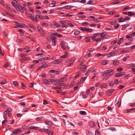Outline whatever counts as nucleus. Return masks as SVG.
<instances>
[{"label":"nucleus","mask_w":135,"mask_h":135,"mask_svg":"<svg viewBox=\"0 0 135 135\" xmlns=\"http://www.w3.org/2000/svg\"><path fill=\"white\" fill-rule=\"evenodd\" d=\"M27 56V55L25 54H21L20 55V57H21L23 58L25 57L26 56Z\"/></svg>","instance_id":"41"},{"label":"nucleus","mask_w":135,"mask_h":135,"mask_svg":"<svg viewBox=\"0 0 135 135\" xmlns=\"http://www.w3.org/2000/svg\"><path fill=\"white\" fill-rule=\"evenodd\" d=\"M23 112H28V108H25L23 109Z\"/></svg>","instance_id":"38"},{"label":"nucleus","mask_w":135,"mask_h":135,"mask_svg":"<svg viewBox=\"0 0 135 135\" xmlns=\"http://www.w3.org/2000/svg\"><path fill=\"white\" fill-rule=\"evenodd\" d=\"M59 22L61 23L64 25L66 23V22L63 21H59Z\"/></svg>","instance_id":"57"},{"label":"nucleus","mask_w":135,"mask_h":135,"mask_svg":"<svg viewBox=\"0 0 135 135\" xmlns=\"http://www.w3.org/2000/svg\"><path fill=\"white\" fill-rule=\"evenodd\" d=\"M135 110V108H132L130 109H128V110H126V112L127 113H128V112H130L131 111H132L133 110Z\"/></svg>","instance_id":"35"},{"label":"nucleus","mask_w":135,"mask_h":135,"mask_svg":"<svg viewBox=\"0 0 135 135\" xmlns=\"http://www.w3.org/2000/svg\"><path fill=\"white\" fill-rule=\"evenodd\" d=\"M114 74V73L113 70H108L104 71L102 74V76H104V75L105 76H111L113 75Z\"/></svg>","instance_id":"1"},{"label":"nucleus","mask_w":135,"mask_h":135,"mask_svg":"<svg viewBox=\"0 0 135 135\" xmlns=\"http://www.w3.org/2000/svg\"><path fill=\"white\" fill-rule=\"evenodd\" d=\"M109 85L110 86H113L114 85V83H113V82L112 81H111L109 84Z\"/></svg>","instance_id":"64"},{"label":"nucleus","mask_w":135,"mask_h":135,"mask_svg":"<svg viewBox=\"0 0 135 135\" xmlns=\"http://www.w3.org/2000/svg\"><path fill=\"white\" fill-rule=\"evenodd\" d=\"M86 79V78H85V77H83L82 78L80 81V83H83Z\"/></svg>","instance_id":"24"},{"label":"nucleus","mask_w":135,"mask_h":135,"mask_svg":"<svg viewBox=\"0 0 135 135\" xmlns=\"http://www.w3.org/2000/svg\"><path fill=\"white\" fill-rule=\"evenodd\" d=\"M13 84L15 86H16L18 85V82L16 81H13Z\"/></svg>","instance_id":"40"},{"label":"nucleus","mask_w":135,"mask_h":135,"mask_svg":"<svg viewBox=\"0 0 135 135\" xmlns=\"http://www.w3.org/2000/svg\"><path fill=\"white\" fill-rule=\"evenodd\" d=\"M45 123L46 125L51 126L52 124V122L51 120H45Z\"/></svg>","instance_id":"7"},{"label":"nucleus","mask_w":135,"mask_h":135,"mask_svg":"<svg viewBox=\"0 0 135 135\" xmlns=\"http://www.w3.org/2000/svg\"><path fill=\"white\" fill-rule=\"evenodd\" d=\"M124 21H125V20H124V18H121L120 19L119 21V22H123Z\"/></svg>","instance_id":"52"},{"label":"nucleus","mask_w":135,"mask_h":135,"mask_svg":"<svg viewBox=\"0 0 135 135\" xmlns=\"http://www.w3.org/2000/svg\"><path fill=\"white\" fill-rule=\"evenodd\" d=\"M11 4L15 8V6H16L17 5V4H16L14 2H12L11 3Z\"/></svg>","instance_id":"48"},{"label":"nucleus","mask_w":135,"mask_h":135,"mask_svg":"<svg viewBox=\"0 0 135 135\" xmlns=\"http://www.w3.org/2000/svg\"><path fill=\"white\" fill-rule=\"evenodd\" d=\"M79 113L81 115H85L86 114V112L83 111H80Z\"/></svg>","instance_id":"33"},{"label":"nucleus","mask_w":135,"mask_h":135,"mask_svg":"<svg viewBox=\"0 0 135 135\" xmlns=\"http://www.w3.org/2000/svg\"><path fill=\"white\" fill-rule=\"evenodd\" d=\"M86 27H81L80 28V30L83 31H85V29H86Z\"/></svg>","instance_id":"59"},{"label":"nucleus","mask_w":135,"mask_h":135,"mask_svg":"<svg viewBox=\"0 0 135 135\" xmlns=\"http://www.w3.org/2000/svg\"><path fill=\"white\" fill-rule=\"evenodd\" d=\"M18 31L19 32H20V35L21 36H23L24 35V33L22 31L21 29V30H18Z\"/></svg>","instance_id":"36"},{"label":"nucleus","mask_w":135,"mask_h":135,"mask_svg":"<svg viewBox=\"0 0 135 135\" xmlns=\"http://www.w3.org/2000/svg\"><path fill=\"white\" fill-rule=\"evenodd\" d=\"M108 61L106 60H104L102 62V64L103 65L107 64L108 63Z\"/></svg>","instance_id":"34"},{"label":"nucleus","mask_w":135,"mask_h":135,"mask_svg":"<svg viewBox=\"0 0 135 135\" xmlns=\"http://www.w3.org/2000/svg\"><path fill=\"white\" fill-rule=\"evenodd\" d=\"M39 128L38 127H33V126H30L28 127V129H35L36 130H37V129H39Z\"/></svg>","instance_id":"11"},{"label":"nucleus","mask_w":135,"mask_h":135,"mask_svg":"<svg viewBox=\"0 0 135 135\" xmlns=\"http://www.w3.org/2000/svg\"><path fill=\"white\" fill-rule=\"evenodd\" d=\"M127 15L130 16H135V14L132 12L129 11L128 12Z\"/></svg>","instance_id":"20"},{"label":"nucleus","mask_w":135,"mask_h":135,"mask_svg":"<svg viewBox=\"0 0 135 135\" xmlns=\"http://www.w3.org/2000/svg\"><path fill=\"white\" fill-rule=\"evenodd\" d=\"M36 16H38L39 17V18L40 19H44V17L42 15H36Z\"/></svg>","instance_id":"42"},{"label":"nucleus","mask_w":135,"mask_h":135,"mask_svg":"<svg viewBox=\"0 0 135 135\" xmlns=\"http://www.w3.org/2000/svg\"><path fill=\"white\" fill-rule=\"evenodd\" d=\"M92 31V30L90 28H86L85 29V32H91Z\"/></svg>","instance_id":"39"},{"label":"nucleus","mask_w":135,"mask_h":135,"mask_svg":"<svg viewBox=\"0 0 135 135\" xmlns=\"http://www.w3.org/2000/svg\"><path fill=\"white\" fill-rule=\"evenodd\" d=\"M17 26L20 28H23L24 26L23 24H20L19 23H17Z\"/></svg>","instance_id":"25"},{"label":"nucleus","mask_w":135,"mask_h":135,"mask_svg":"<svg viewBox=\"0 0 135 135\" xmlns=\"http://www.w3.org/2000/svg\"><path fill=\"white\" fill-rule=\"evenodd\" d=\"M119 63V61H114L113 62V65H117Z\"/></svg>","instance_id":"18"},{"label":"nucleus","mask_w":135,"mask_h":135,"mask_svg":"<svg viewBox=\"0 0 135 135\" xmlns=\"http://www.w3.org/2000/svg\"><path fill=\"white\" fill-rule=\"evenodd\" d=\"M107 34L105 32H104L100 34V35L102 37H105V36L107 35Z\"/></svg>","instance_id":"21"},{"label":"nucleus","mask_w":135,"mask_h":135,"mask_svg":"<svg viewBox=\"0 0 135 135\" xmlns=\"http://www.w3.org/2000/svg\"><path fill=\"white\" fill-rule=\"evenodd\" d=\"M50 82H51L52 83H54L55 85V83H57V81H58V80L55 79H49Z\"/></svg>","instance_id":"8"},{"label":"nucleus","mask_w":135,"mask_h":135,"mask_svg":"<svg viewBox=\"0 0 135 135\" xmlns=\"http://www.w3.org/2000/svg\"><path fill=\"white\" fill-rule=\"evenodd\" d=\"M37 29L38 30L39 32L41 33L43 35H44L45 34V32L43 31V30L40 26H37Z\"/></svg>","instance_id":"6"},{"label":"nucleus","mask_w":135,"mask_h":135,"mask_svg":"<svg viewBox=\"0 0 135 135\" xmlns=\"http://www.w3.org/2000/svg\"><path fill=\"white\" fill-rule=\"evenodd\" d=\"M15 8L18 11H19L22 13L24 12L22 7L19 4H17L16 6H15Z\"/></svg>","instance_id":"2"},{"label":"nucleus","mask_w":135,"mask_h":135,"mask_svg":"<svg viewBox=\"0 0 135 135\" xmlns=\"http://www.w3.org/2000/svg\"><path fill=\"white\" fill-rule=\"evenodd\" d=\"M51 40H52V45L53 46H55L56 45V42L55 37H53L52 38H51Z\"/></svg>","instance_id":"9"},{"label":"nucleus","mask_w":135,"mask_h":135,"mask_svg":"<svg viewBox=\"0 0 135 135\" xmlns=\"http://www.w3.org/2000/svg\"><path fill=\"white\" fill-rule=\"evenodd\" d=\"M123 70L122 68H118L117 69V71H122Z\"/></svg>","instance_id":"61"},{"label":"nucleus","mask_w":135,"mask_h":135,"mask_svg":"<svg viewBox=\"0 0 135 135\" xmlns=\"http://www.w3.org/2000/svg\"><path fill=\"white\" fill-rule=\"evenodd\" d=\"M7 82L6 81V79H4L2 81H0V84L4 85L5 84L7 83Z\"/></svg>","instance_id":"14"},{"label":"nucleus","mask_w":135,"mask_h":135,"mask_svg":"<svg viewBox=\"0 0 135 135\" xmlns=\"http://www.w3.org/2000/svg\"><path fill=\"white\" fill-rule=\"evenodd\" d=\"M17 42L19 43H23L24 42V40L22 39H18L17 41Z\"/></svg>","instance_id":"44"},{"label":"nucleus","mask_w":135,"mask_h":135,"mask_svg":"<svg viewBox=\"0 0 135 135\" xmlns=\"http://www.w3.org/2000/svg\"><path fill=\"white\" fill-rule=\"evenodd\" d=\"M103 55H102V54H100V53H98L97 54H96V55H95V57H98L102 56Z\"/></svg>","instance_id":"50"},{"label":"nucleus","mask_w":135,"mask_h":135,"mask_svg":"<svg viewBox=\"0 0 135 135\" xmlns=\"http://www.w3.org/2000/svg\"><path fill=\"white\" fill-rule=\"evenodd\" d=\"M54 88L55 89H58L61 90V88L58 86H55L54 87Z\"/></svg>","instance_id":"53"},{"label":"nucleus","mask_w":135,"mask_h":135,"mask_svg":"<svg viewBox=\"0 0 135 135\" xmlns=\"http://www.w3.org/2000/svg\"><path fill=\"white\" fill-rule=\"evenodd\" d=\"M46 132L48 134H50L51 135H52L53 132L52 131H51L49 129H46Z\"/></svg>","instance_id":"17"},{"label":"nucleus","mask_w":135,"mask_h":135,"mask_svg":"<svg viewBox=\"0 0 135 135\" xmlns=\"http://www.w3.org/2000/svg\"><path fill=\"white\" fill-rule=\"evenodd\" d=\"M73 6H64V9H69L72 8Z\"/></svg>","instance_id":"22"},{"label":"nucleus","mask_w":135,"mask_h":135,"mask_svg":"<svg viewBox=\"0 0 135 135\" xmlns=\"http://www.w3.org/2000/svg\"><path fill=\"white\" fill-rule=\"evenodd\" d=\"M117 42V40H114L111 42V44L112 45H113L115 44Z\"/></svg>","instance_id":"63"},{"label":"nucleus","mask_w":135,"mask_h":135,"mask_svg":"<svg viewBox=\"0 0 135 135\" xmlns=\"http://www.w3.org/2000/svg\"><path fill=\"white\" fill-rule=\"evenodd\" d=\"M19 104L21 106H25L26 105L25 103L24 102H20Z\"/></svg>","instance_id":"45"},{"label":"nucleus","mask_w":135,"mask_h":135,"mask_svg":"<svg viewBox=\"0 0 135 135\" xmlns=\"http://www.w3.org/2000/svg\"><path fill=\"white\" fill-rule=\"evenodd\" d=\"M129 51L128 50H125L123 49L120 50V52L122 54H123L125 53H126Z\"/></svg>","instance_id":"27"},{"label":"nucleus","mask_w":135,"mask_h":135,"mask_svg":"<svg viewBox=\"0 0 135 135\" xmlns=\"http://www.w3.org/2000/svg\"><path fill=\"white\" fill-rule=\"evenodd\" d=\"M48 104V103L47 102L46 100H44V99L43 100V104L45 105L46 104Z\"/></svg>","instance_id":"62"},{"label":"nucleus","mask_w":135,"mask_h":135,"mask_svg":"<svg viewBox=\"0 0 135 135\" xmlns=\"http://www.w3.org/2000/svg\"><path fill=\"white\" fill-rule=\"evenodd\" d=\"M44 83L47 85L50 84V80L49 79V80L47 79H44Z\"/></svg>","instance_id":"19"},{"label":"nucleus","mask_w":135,"mask_h":135,"mask_svg":"<svg viewBox=\"0 0 135 135\" xmlns=\"http://www.w3.org/2000/svg\"><path fill=\"white\" fill-rule=\"evenodd\" d=\"M102 38H97L95 40H94V41L98 42L99 41H100L102 40Z\"/></svg>","instance_id":"47"},{"label":"nucleus","mask_w":135,"mask_h":135,"mask_svg":"<svg viewBox=\"0 0 135 135\" xmlns=\"http://www.w3.org/2000/svg\"><path fill=\"white\" fill-rule=\"evenodd\" d=\"M75 83L74 81H73L71 82V84L70 85V87H72L74 86L75 84Z\"/></svg>","instance_id":"31"},{"label":"nucleus","mask_w":135,"mask_h":135,"mask_svg":"<svg viewBox=\"0 0 135 135\" xmlns=\"http://www.w3.org/2000/svg\"><path fill=\"white\" fill-rule=\"evenodd\" d=\"M44 64H43L41 66L42 68H45L48 67V66L46 65V63H44Z\"/></svg>","instance_id":"32"},{"label":"nucleus","mask_w":135,"mask_h":135,"mask_svg":"<svg viewBox=\"0 0 135 135\" xmlns=\"http://www.w3.org/2000/svg\"><path fill=\"white\" fill-rule=\"evenodd\" d=\"M55 36H56L57 37H62L63 36V35H62L59 34L57 32L55 33Z\"/></svg>","instance_id":"30"},{"label":"nucleus","mask_w":135,"mask_h":135,"mask_svg":"<svg viewBox=\"0 0 135 135\" xmlns=\"http://www.w3.org/2000/svg\"><path fill=\"white\" fill-rule=\"evenodd\" d=\"M29 86L30 88H33V83H30Z\"/></svg>","instance_id":"46"},{"label":"nucleus","mask_w":135,"mask_h":135,"mask_svg":"<svg viewBox=\"0 0 135 135\" xmlns=\"http://www.w3.org/2000/svg\"><path fill=\"white\" fill-rule=\"evenodd\" d=\"M66 44L68 45V44L64 41H62L61 42V46L63 50H65L66 49Z\"/></svg>","instance_id":"4"},{"label":"nucleus","mask_w":135,"mask_h":135,"mask_svg":"<svg viewBox=\"0 0 135 135\" xmlns=\"http://www.w3.org/2000/svg\"><path fill=\"white\" fill-rule=\"evenodd\" d=\"M82 68H84V69L83 70H82V72H84V71L85 70H86V66H85L84 65H83L82 66Z\"/></svg>","instance_id":"60"},{"label":"nucleus","mask_w":135,"mask_h":135,"mask_svg":"<svg viewBox=\"0 0 135 135\" xmlns=\"http://www.w3.org/2000/svg\"><path fill=\"white\" fill-rule=\"evenodd\" d=\"M124 18L125 21L129 20L130 19V17H128L127 16L125 17Z\"/></svg>","instance_id":"51"},{"label":"nucleus","mask_w":135,"mask_h":135,"mask_svg":"<svg viewBox=\"0 0 135 135\" xmlns=\"http://www.w3.org/2000/svg\"><path fill=\"white\" fill-rule=\"evenodd\" d=\"M100 86L102 88H106L107 87V86L105 84H103L100 85Z\"/></svg>","instance_id":"56"},{"label":"nucleus","mask_w":135,"mask_h":135,"mask_svg":"<svg viewBox=\"0 0 135 135\" xmlns=\"http://www.w3.org/2000/svg\"><path fill=\"white\" fill-rule=\"evenodd\" d=\"M120 25L118 23L114 25V27L115 29H117L119 27Z\"/></svg>","instance_id":"29"},{"label":"nucleus","mask_w":135,"mask_h":135,"mask_svg":"<svg viewBox=\"0 0 135 135\" xmlns=\"http://www.w3.org/2000/svg\"><path fill=\"white\" fill-rule=\"evenodd\" d=\"M79 33V31H76L74 32V34L76 35H78Z\"/></svg>","instance_id":"58"},{"label":"nucleus","mask_w":135,"mask_h":135,"mask_svg":"<svg viewBox=\"0 0 135 135\" xmlns=\"http://www.w3.org/2000/svg\"><path fill=\"white\" fill-rule=\"evenodd\" d=\"M21 131V129L20 128L15 129L11 133V135H16Z\"/></svg>","instance_id":"3"},{"label":"nucleus","mask_w":135,"mask_h":135,"mask_svg":"<svg viewBox=\"0 0 135 135\" xmlns=\"http://www.w3.org/2000/svg\"><path fill=\"white\" fill-rule=\"evenodd\" d=\"M129 26L128 24L124 25H122V30H124L126 27H128Z\"/></svg>","instance_id":"23"},{"label":"nucleus","mask_w":135,"mask_h":135,"mask_svg":"<svg viewBox=\"0 0 135 135\" xmlns=\"http://www.w3.org/2000/svg\"><path fill=\"white\" fill-rule=\"evenodd\" d=\"M126 38H127L129 39L131 41H132L133 40V39L132 38V37H131L130 36H129L128 35H127L126 36Z\"/></svg>","instance_id":"37"},{"label":"nucleus","mask_w":135,"mask_h":135,"mask_svg":"<svg viewBox=\"0 0 135 135\" xmlns=\"http://www.w3.org/2000/svg\"><path fill=\"white\" fill-rule=\"evenodd\" d=\"M117 103V104L118 106H120L121 104V99H119Z\"/></svg>","instance_id":"26"},{"label":"nucleus","mask_w":135,"mask_h":135,"mask_svg":"<svg viewBox=\"0 0 135 135\" xmlns=\"http://www.w3.org/2000/svg\"><path fill=\"white\" fill-rule=\"evenodd\" d=\"M125 74V72H123L118 73L117 74L115 75V76H121V75H124Z\"/></svg>","instance_id":"16"},{"label":"nucleus","mask_w":135,"mask_h":135,"mask_svg":"<svg viewBox=\"0 0 135 135\" xmlns=\"http://www.w3.org/2000/svg\"><path fill=\"white\" fill-rule=\"evenodd\" d=\"M55 33H52L49 32L48 33L50 35L55 36Z\"/></svg>","instance_id":"54"},{"label":"nucleus","mask_w":135,"mask_h":135,"mask_svg":"<svg viewBox=\"0 0 135 135\" xmlns=\"http://www.w3.org/2000/svg\"><path fill=\"white\" fill-rule=\"evenodd\" d=\"M118 51H114L112 52H110V54H108L107 55V56L108 57H110L112 56H114L115 54H117Z\"/></svg>","instance_id":"5"},{"label":"nucleus","mask_w":135,"mask_h":135,"mask_svg":"<svg viewBox=\"0 0 135 135\" xmlns=\"http://www.w3.org/2000/svg\"><path fill=\"white\" fill-rule=\"evenodd\" d=\"M58 80V81H57V83H55V85H57L63 86L64 84L60 82Z\"/></svg>","instance_id":"13"},{"label":"nucleus","mask_w":135,"mask_h":135,"mask_svg":"<svg viewBox=\"0 0 135 135\" xmlns=\"http://www.w3.org/2000/svg\"><path fill=\"white\" fill-rule=\"evenodd\" d=\"M7 120L5 119L4 120L2 121V124L3 125H4V124H6V123H7Z\"/></svg>","instance_id":"43"},{"label":"nucleus","mask_w":135,"mask_h":135,"mask_svg":"<svg viewBox=\"0 0 135 135\" xmlns=\"http://www.w3.org/2000/svg\"><path fill=\"white\" fill-rule=\"evenodd\" d=\"M67 57V55H66V54H65V55L61 56L60 57L62 59H65Z\"/></svg>","instance_id":"55"},{"label":"nucleus","mask_w":135,"mask_h":135,"mask_svg":"<svg viewBox=\"0 0 135 135\" xmlns=\"http://www.w3.org/2000/svg\"><path fill=\"white\" fill-rule=\"evenodd\" d=\"M67 80V79L65 77L61 78L59 81L61 82H65Z\"/></svg>","instance_id":"12"},{"label":"nucleus","mask_w":135,"mask_h":135,"mask_svg":"<svg viewBox=\"0 0 135 135\" xmlns=\"http://www.w3.org/2000/svg\"><path fill=\"white\" fill-rule=\"evenodd\" d=\"M23 58L24 61H27L28 60H29L30 59V57H26L25 56Z\"/></svg>","instance_id":"49"},{"label":"nucleus","mask_w":135,"mask_h":135,"mask_svg":"<svg viewBox=\"0 0 135 135\" xmlns=\"http://www.w3.org/2000/svg\"><path fill=\"white\" fill-rule=\"evenodd\" d=\"M79 61L80 63V65H82L83 64L84 62L85 61L84 60V59L83 58H80L79 60Z\"/></svg>","instance_id":"10"},{"label":"nucleus","mask_w":135,"mask_h":135,"mask_svg":"<svg viewBox=\"0 0 135 135\" xmlns=\"http://www.w3.org/2000/svg\"><path fill=\"white\" fill-rule=\"evenodd\" d=\"M89 125L90 126L92 127H94V126H95V124L93 122H90L89 123Z\"/></svg>","instance_id":"28"},{"label":"nucleus","mask_w":135,"mask_h":135,"mask_svg":"<svg viewBox=\"0 0 135 135\" xmlns=\"http://www.w3.org/2000/svg\"><path fill=\"white\" fill-rule=\"evenodd\" d=\"M62 61V60H55L54 62L55 63V64H59L61 63Z\"/></svg>","instance_id":"15"}]
</instances>
